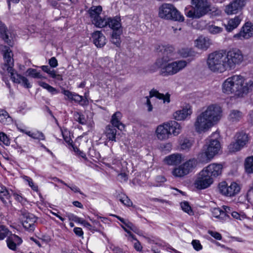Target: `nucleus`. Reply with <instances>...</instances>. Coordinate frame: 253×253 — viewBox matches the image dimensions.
I'll return each instance as SVG.
<instances>
[{
  "mask_svg": "<svg viewBox=\"0 0 253 253\" xmlns=\"http://www.w3.org/2000/svg\"><path fill=\"white\" fill-rule=\"evenodd\" d=\"M3 59L4 60V66L7 67V71L10 74L11 79L14 83L22 84L26 88H30L31 85L29 83L28 79L24 76L14 73L13 69L14 60L12 58L13 53L8 47L3 46Z\"/></svg>",
  "mask_w": 253,
  "mask_h": 253,
  "instance_id": "f257e3e1",
  "label": "nucleus"
},
{
  "mask_svg": "<svg viewBox=\"0 0 253 253\" xmlns=\"http://www.w3.org/2000/svg\"><path fill=\"white\" fill-rule=\"evenodd\" d=\"M244 82L245 79L241 75H234L229 77L222 84L223 92L227 94L234 93L237 96H242L247 90L243 88Z\"/></svg>",
  "mask_w": 253,
  "mask_h": 253,
  "instance_id": "f03ea898",
  "label": "nucleus"
},
{
  "mask_svg": "<svg viewBox=\"0 0 253 253\" xmlns=\"http://www.w3.org/2000/svg\"><path fill=\"white\" fill-rule=\"evenodd\" d=\"M192 9L186 15L192 19H199L211 11V3L208 0H191Z\"/></svg>",
  "mask_w": 253,
  "mask_h": 253,
  "instance_id": "7ed1b4c3",
  "label": "nucleus"
},
{
  "mask_svg": "<svg viewBox=\"0 0 253 253\" xmlns=\"http://www.w3.org/2000/svg\"><path fill=\"white\" fill-rule=\"evenodd\" d=\"M207 63L209 69L213 72L223 73L227 70L224 57V50L210 53L208 56Z\"/></svg>",
  "mask_w": 253,
  "mask_h": 253,
  "instance_id": "20e7f679",
  "label": "nucleus"
},
{
  "mask_svg": "<svg viewBox=\"0 0 253 253\" xmlns=\"http://www.w3.org/2000/svg\"><path fill=\"white\" fill-rule=\"evenodd\" d=\"M159 16L167 20L179 22H183L184 20V16L172 4L169 3H164L160 7Z\"/></svg>",
  "mask_w": 253,
  "mask_h": 253,
  "instance_id": "39448f33",
  "label": "nucleus"
},
{
  "mask_svg": "<svg viewBox=\"0 0 253 253\" xmlns=\"http://www.w3.org/2000/svg\"><path fill=\"white\" fill-rule=\"evenodd\" d=\"M224 57L227 70L235 69L237 65L243 61V55L241 50L233 48L228 51H224Z\"/></svg>",
  "mask_w": 253,
  "mask_h": 253,
  "instance_id": "423d86ee",
  "label": "nucleus"
},
{
  "mask_svg": "<svg viewBox=\"0 0 253 253\" xmlns=\"http://www.w3.org/2000/svg\"><path fill=\"white\" fill-rule=\"evenodd\" d=\"M187 65L186 61L178 60L170 63L166 62L163 65H155L158 69H160V74L164 76L173 75L182 70Z\"/></svg>",
  "mask_w": 253,
  "mask_h": 253,
  "instance_id": "0eeeda50",
  "label": "nucleus"
},
{
  "mask_svg": "<svg viewBox=\"0 0 253 253\" xmlns=\"http://www.w3.org/2000/svg\"><path fill=\"white\" fill-rule=\"evenodd\" d=\"M235 141L228 146L229 151L235 152L245 147L250 140L249 135L244 131L237 132L234 136Z\"/></svg>",
  "mask_w": 253,
  "mask_h": 253,
  "instance_id": "6e6552de",
  "label": "nucleus"
},
{
  "mask_svg": "<svg viewBox=\"0 0 253 253\" xmlns=\"http://www.w3.org/2000/svg\"><path fill=\"white\" fill-rule=\"evenodd\" d=\"M197 165V161L195 159H190L182 165L174 168L172 174L176 177H182L188 174Z\"/></svg>",
  "mask_w": 253,
  "mask_h": 253,
  "instance_id": "1a4fd4ad",
  "label": "nucleus"
},
{
  "mask_svg": "<svg viewBox=\"0 0 253 253\" xmlns=\"http://www.w3.org/2000/svg\"><path fill=\"white\" fill-rule=\"evenodd\" d=\"M213 126L211 121L207 117H206L203 112L197 117L194 124L196 131L199 133L208 131Z\"/></svg>",
  "mask_w": 253,
  "mask_h": 253,
  "instance_id": "9d476101",
  "label": "nucleus"
},
{
  "mask_svg": "<svg viewBox=\"0 0 253 253\" xmlns=\"http://www.w3.org/2000/svg\"><path fill=\"white\" fill-rule=\"evenodd\" d=\"M220 148V144L218 140L216 139L210 141L209 144L205 152L201 154V157H205V159L201 160L205 163L209 162L213 157L218 153Z\"/></svg>",
  "mask_w": 253,
  "mask_h": 253,
  "instance_id": "9b49d317",
  "label": "nucleus"
},
{
  "mask_svg": "<svg viewBox=\"0 0 253 253\" xmlns=\"http://www.w3.org/2000/svg\"><path fill=\"white\" fill-rule=\"evenodd\" d=\"M213 125L216 124L221 119L222 116L221 108L216 104L209 106L206 110L203 112Z\"/></svg>",
  "mask_w": 253,
  "mask_h": 253,
  "instance_id": "f8f14e48",
  "label": "nucleus"
},
{
  "mask_svg": "<svg viewBox=\"0 0 253 253\" xmlns=\"http://www.w3.org/2000/svg\"><path fill=\"white\" fill-rule=\"evenodd\" d=\"M218 188L222 194L230 197L235 195L240 191L239 185L236 182H232L228 186L226 182H222L219 184Z\"/></svg>",
  "mask_w": 253,
  "mask_h": 253,
  "instance_id": "ddd939ff",
  "label": "nucleus"
},
{
  "mask_svg": "<svg viewBox=\"0 0 253 253\" xmlns=\"http://www.w3.org/2000/svg\"><path fill=\"white\" fill-rule=\"evenodd\" d=\"M213 182L212 179L206 174V172L202 170L194 181V185L195 188L199 190L206 189L209 187Z\"/></svg>",
  "mask_w": 253,
  "mask_h": 253,
  "instance_id": "4468645a",
  "label": "nucleus"
},
{
  "mask_svg": "<svg viewBox=\"0 0 253 253\" xmlns=\"http://www.w3.org/2000/svg\"><path fill=\"white\" fill-rule=\"evenodd\" d=\"M162 57L156 61L155 65H163V63L169 62L173 58L174 48L171 46H163L160 49Z\"/></svg>",
  "mask_w": 253,
  "mask_h": 253,
  "instance_id": "2eb2a0df",
  "label": "nucleus"
},
{
  "mask_svg": "<svg viewBox=\"0 0 253 253\" xmlns=\"http://www.w3.org/2000/svg\"><path fill=\"white\" fill-rule=\"evenodd\" d=\"M223 167L220 164L212 163L209 165L202 170L206 172V174L209 175L210 178L213 179L220 176L222 171Z\"/></svg>",
  "mask_w": 253,
  "mask_h": 253,
  "instance_id": "dca6fc26",
  "label": "nucleus"
},
{
  "mask_svg": "<svg viewBox=\"0 0 253 253\" xmlns=\"http://www.w3.org/2000/svg\"><path fill=\"white\" fill-rule=\"evenodd\" d=\"M245 5L244 0H234L226 6L225 12L228 15L237 14L242 10Z\"/></svg>",
  "mask_w": 253,
  "mask_h": 253,
  "instance_id": "f3484780",
  "label": "nucleus"
},
{
  "mask_svg": "<svg viewBox=\"0 0 253 253\" xmlns=\"http://www.w3.org/2000/svg\"><path fill=\"white\" fill-rule=\"evenodd\" d=\"M253 36V25L247 22L242 27L240 32L234 36V38L239 39H248Z\"/></svg>",
  "mask_w": 253,
  "mask_h": 253,
  "instance_id": "a211bd4d",
  "label": "nucleus"
},
{
  "mask_svg": "<svg viewBox=\"0 0 253 253\" xmlns=\"http://www.w3.org/2000/svg\"><path fill=\"white\" fill-rule=\"evenodd\" d=\"M156 134L158 139L160 140L168 139L171 135V131L169 129L168 122L158 126L156 130Z\"/></svg>",
  "mask_w": 253,
  "mask_h": 253,
  "instance_id": "6ab92c4d",
  "label": "nucleus"
},
{
  "mask_svg": "<svg viewBox=\"0 0 253 253\" xmlns=\"http://www.w3.org/2000/svg\"><path fill=\"white\" fill-rule=\"evenodd\" d=\"M37 219V218L33 214L28 213L26 215V219L23 222L24 228L29 231H33Z\"/></svg>",
  "mask_w": 253,
  "mask_h": 253,
  "instance_id": "aec40b11",
  "label": "nucleus"
},
{
  "mask_svg": "<svg viewBox=\"0 0 253 253\" xmlns=\"http://www.w3.org/2000/svg\"><path fill=\"white\" fill-rule=\"evenodd\" d=\"M107 26H108L113 32H117V31H122L121 18L120 17H109L107 18Z\"/></svg>",
  "mask_w": 253,
  "mask_h": 253,
  "instance_id": "412c9836",
  "label": "nucleus"
},
{
  "mask_svg": "<svg viewBox=\"0 0 253 253\" xmlns=\"http://www.w3.org/2000/svg\"><path fill=\"white\" fill-rule=\"evenodd\" d=\"M93 42L98 47H103L106 44V38L100 31H95L92 35Z\"/></svg>",
  "mask_w": 253,
  "mask_h": 253,
  "instance_id": "4be33fe9",
  "label": "nucleus"
},
{
  "mask_svg": "<svg viewBox=\"0 0 253 253\" xmlns=\"http://www.w3.org/2000/svg\"><path fill=\"white\" fill-rule=\"evenodd\" d=\"M243 19L242 14L236 16L233 18L229 20L227 24L225 26L226 29L228 32H231L236 28L240 24Z\"/></svg>",
  "mask_w": 253,
  "mask_h": 253,
  "instance_id": "5701e85b",
  "label": "nucleus"
},
{
  "mask_svg": "<svg viewBox=\"0 0 253 253\" xmlns=\"http://www.w3.org/2000/svg\"><path fill=\"white\" fill-rule=\"evenodd\" d=\"M122 118V114L120 112L117 111L115 112L112 116L111 120V126H113L120 130L124 129L125 125L121 122Z\"/></svg>",
  "mask_w": 253,
  "mask_h": 253,
  "instance_id": "b1692460",
  "label": "nucleus"
},
{
  "mask_svg": "<svg viewBox=\"0 0 253 253\" xmlns=\"http://www.w3.org/2000/svg\"><path fill=\"white\" fill-rule=\"evenodd\" d=\"M192 113L191 109L186 107L176 111L173 114V117L176 120L182 121L189 117Z\"/></svg>",
  "mask_w": 253,
  "mask_h": 253,
  "instance_id": "393cba45",
  "label": "nucleus"
},
{
  "mask_svg": "<svg viewBox=\"0 0 253 253\" xmlns=\"http://www.w3.org/2000/svg\"><path fill=\"white\" fill-rule=\"evenodd\" d=\"M182 161V156L180 154H173L167 156L164 159V162L169 165H177Z\"/></svg>",
  "mask_w": 253,
  "mask_h": 253,
  "instance_id": "a878e982",
  "label": "nucleus"
},
{
  "mask_svg": "<svg viewBox=\"0 0 253 253\" xmlns=\"http://www.w3.org/2000/svg\"><path fill=\"white\" fill-rule=\"evenodd\" d=\"M62 93L67 97L68 99L83 105V103L82 102L84 101L82 96L66 89H63Z\"/></svg>",
  "mask_w": 253,
  "mask_h": 253,
  "instance_id": "bb28decb",
  "label": "nucleus"
},
{
  "mask_svg": "<svg viewBox=\"0 0 253 253\" xmlns=\"http://www.w3.org/2000/svg\"><path fill=\"white\" fill-rule=\"evenodd\" d=\"M105 135L108 141H116L117 129L116 127L111 126V125L107 126L105 128Z\"/></svg>",
  "mask_w": 253,
  "mask_h": 253,
  "instance_id": "cd10ccee",
  "label": "nucleus"
},
{
  "mask_svg": "<svg viewBox=\"0 0 253 253\" xmlns=\"http://www.w3.org/2000/svg\"><path fill=\"white\" fill-rule=\"evenodd\" d=\"M196 46L201 49L207 50L210 46L211 42L208 38L200 37L195 41Z\"/></svg>",
  "mask_w": 253,
  "mask_h": 253,
  "instance_id": "c85d7f7f",
  "label": "nucleus"
},
{
  "mask_svg": "<svg viewBox=\"0 0 253 253\" xmlns=\"http://www.w3.org/2000/svg\"><path fill=\"white\" fill-rule=\"evenodd\" d=\"M194 143L192 138L181 137L179 140L180 149L183 150L189 151Z\"/></svg>",
  "mask_w": 253,
  "mask_h": 253,
  "instance_id": "c756f323",
  "label": "nucleus"
},
{
  "mask_svg": "<svg viewBox=\"0 0 253 253\" xmlns=\"http://www.w3.org/2000/svg\"><path fill=\"white\" fill-rule=\"evenodd\" d=\"M0 37L1 38L5 43L8 45L12 46L13 43L9 39L8 31L4 24L0 21Z\"/></svg>",
  "mask_w": 253,
  "mask_h": 253,
  "instance_id": "7c9ffc66",
  "label": "nucleus"
},
{
  "mask_svg": "<svg viewBox=\"0 0 253 253\" xmlns=\"http://www.w3.org/2000/svg\"><path fill=\"white\" fill-rule=\"evenodd\" d=\"M153 96H155L157 98L162 100L164 103H169L170 102V94L168 93L165 95L159 92L157 90L153 89L150 91V97H152Z\"/></svg>",
  "mask_w": 253,
  "mask_h": 253,
  "instance_id": "2f4dec72",
  "label": "nucleus"
},
{
  "mask_svg": "<svg viewBox=\"0 0 253 253\" xmlns=\"http://www.w3.org/2000/svg\"><path fill=\"white\" fill-rule=\"evenodd\" d=\"M171 135L172 134L174 136L178 135L181 131L182 127L180 124L175 121H171L168 122Z\"/></svg>",
  "mask_w": 253,
  "mask_h": 253,
  "instance_id": "473e14b6",
  "label": "nucleus"
},
{
  "mask_svg": "<svg viewBox=\"0 0 253 253\" xmlns=\"http://www.w3.org/2000/svg\"><path fill=\"white\" fill-rule=\"evenodd\" d=\"M212 216L220 220V221H224L228 220V217L227 213L219 208H214L212 211Z\"/></svg>",
  "mask_w": 253,
  "mask_h": 253,
  "instance_id": "72a5a7b5",
  "label": "nucleus"
},
{
  "mask_svg": "<svg viewBox=\"0 0 253 253\" xmlns=\"http://www.w3.org/2000/svg\"><path fill=\"white\" fill-rule=\"evenodd\" d=\"M11 194L6 187L0 184V200L4 204L5 206L7 205L6 200H9L10 198Z\"/></svg>",
  "mask_w": 253,
  "mask_h": 253,
  "instance_id": "f704fd0d",
  "label": "nucleus"
},
{
  "mask_svg": "<svg viewBox=\"0 0 253 253\" xmlns=\"http://www.w3.org/2000/svg\"><path fill=\"white\" fill-rule=\"evenodd\" d=\"M102 11V7L100 5L92 6L88 10V13L91 20L98 18Z\"/></svg>",
  "mask_w": 253,
  "mask_h": 253,
  "instance_id": "c9c22d12",
  "label": "nucleus"
},
{
  "mask_svg": "<svg viewBox=\"0 0 253 253\" xmlns=\"http://www.w3.org/2000/svg\"><path fill=\"white\" fill-rule=\"evenodd\" d=\"M244 168L246 173H253V156L246 158L244 162Z\"/></svg>",
  "mask_w": 253,
  "mask_h": 253,
  "instance_id": "e433bc0d",
  "label": "nucleus"
},
{
  "mask_svg": "<svg viewBox=\"0 0 253 253\" xmlns=\"http://www.w3.org/2000/svg\"><path fill=\"white\" fill-rule=\"evenodd\" d=\"M123 31H117L116 32H113L111 41V42L115 44L117 47H119L121 44V41L120 36L122 35Z\"/></svg>",
  "mask_w": 253,
  "mask_h": 253,
  "instance_id": "4c0bfd02",
  "label": "nucleus"
},
{
  "mask_svg": "<svg viewBox=\"0 0 253 253\" xmlns=\"http://www.w3.org/2000/svg\"><path fill=\"white\" fill-rule=\"evenodd\" d=\"M242 117V113L236 110H231L229 115L228 119L229 121L235 122L239 121Z\"/></svg>",
  "mask_w": 253,
  "mask_h": 253,
  "instance_id": "58836bf2",
  "label": "nucleus"
},
{
  "mask_svg": "<svg viewBox=\"0 0 253 253\" xmlns=\"http://www.w3.org/2000/svg\"><path fill=\"white\" fill-rule=\"evenodd\" d=\"M73 118L75 121L78 122L81 125H84L86 123V120L84 116L81 113L77 111L74 112Z\"/></svg>",
  "mask_w": 253,
  "mask_h": 253,
  "instance_id": "ea45409f",
  "label": "nucleus"
},
{
  "mask_svg": "<svg viewBox=\"0 0 253 253\" xmlns=\"http://www.w3.org/2000/svg\"><path fill=\"white\" fill-rule=\"evenodd\" d=\"M92 23L98 28H103L107 26V19L102 18L99 16L98 18L94 19L91 20Z\"/></svg>",
  "mask_w": 253,
  "mask_h": 253,
  "instance_id": "a19ab883",
  "label": "nucleus"
},
{
  "mask_svg": "<svg viewBox=\"0 0 253 253\" xmlns=\"http://www.w3.org/2000/svg\"><path fill=\"white\" fill-rule=\"evenodd\" d=\"M178 53L183 58H186L193 56V52L191 49L188 48H183L178 51Z\"/></svg>",
  "mask_w": 253,
  "mask_h": 253,
  "instance_id": "79ce46f5",
  "label": "nucleus"
},
{
  "mask_svg": "<svg viewBox=\"0 0 253 253\" xmlns=\"http://www.w3.org/2000/svg\"><path fill=\"white\" fill-rule=\"evenodd\" d=\"M180 206L182 210L188 214L191 215L194 214V212L188 202H181Z\"/></svg>",
  "mask_w": 253,
  "mask_h": 253,
  "instance_id": "37998d69",
  "label": "nucleus"
},
{
  "mask_svg": "<svg viewBox=\"0 0 253 253\" xmlns=\"http://www.w3.org/2000/svg\"><path fill=\"white\" fill-rule=\"evenodd\" d=\"M207 29L209 32L212 34H216L222 31V28L221 27L213 24H209L208 25Z\"/></svg>",
  "mask_w": 253,
  "mask_h": 253,
  "instance_id": "c03bdc74",
  "label": "nucleus"
},
{
  "mask_svg": "<svg viewBox=\"0 0 253 253\" xmlns=\"http://www.w3.org/2000/svg\"><path fill=\"white\" fill-rule=\"evenodd\" d=\"M119 201L124 205L130 207L132 205V202L125 194H121L118 197Z\"/></svg>",
  "mask_w": 253,
  "mask_h": 253,
  "instance_id": "a18cd8bd",
  "label": "nucleus"
},
{
  "mask_svg": "<svg viewBox=\"0 0 253 253\" xmlns=\"http://www.w3.org/2000/svg\"><path fill=\"white\" fill-rule=\"evenodd\" d=\"M23 179L27 181L28 183L29 186L33 190L38 192V186L37 185L35 184L31 178L28 176H24Z\"/></svg>",
  "mask_w": 253,
  "mask_h": 253,
  "instance_id": "49530a36",
  "label": "nucleus"
},
{
  "mask_svg": "<svg viewBox=\"0 0 253 253\" xmlns=\"http://www.w3.org/2000/svg\"><path fill=\"white\" fill-rule=\"evenodd\" d=\"M10 191L11 192L10 194H12L15 200L17 202L22 203L26 201V199L22 197V194L20 193H18L12 190H11Z\"/></svg>",
  "mask_w": 253,
  "mask_h": 253,
  "instance_id": "de8ad7c7",
  "label": "nucleus"
},
{
  "mask_svg": "<svg viewBox=\"0 0 253 253\" xmlns=\"http://www.w3.org/2000/svg\"><path fill=\"white\" fill-rule=\"evenodd\" d=\"M9 230L4 226L0 225V240L4 239L9 233Z\"/></svg>",
  "mask_w": 253,
  "mask_h": 253,
  "instance_id": "09e8293b",
  "label": "nucleus"
},
{
  "mask_svg": "<svg viewBox=\"0 0 253 253\" xmlns=\"http://www.w3.org/2000/svg\"><path fill=\"white\" fill-rule=\"evenodd\" d=\"M27 72L29 76L34 78H42V77L40 73L38 72L37 70L35 69H29Z\"/></svg>",
  "mask_w": 253,
  "mask_h": 253,
  "instance_id": "8fccbe9b",
  "label": "nucleus"
},
{
  "mask_svg": "<svg viewBox=\"0 0 253 253\" xmlns=\"http://www.w3.org/2000/svg\"><path fill=\"white\" fill-rule=\"evenodd\" d=\"M0 141L6 146L9 145L10 143V139L7 135L3 132H0Z\"/></svg>",
  "mask_w": 253,
  "mask_h": 253,
  "instance_id": "3c124183",
  "label": "nucleus"
},
{
  "mask_svg": "<svg viewBox=\"0 0 253 253\" xmlns=\"http://www.w3.org/2000/svg\"><path fill=\"white\" fill-rule=\"evenodd\" d=\"M32 138L38 140H44L45 139V137L42 132L37 131L33 132Z\"/></svg>",
  "mask_w": 253,
  "mask_h": 253,
  "instance_id": "603ef678",
  "label": "nucleus"
},
{
  "mask_svg": "<svg viewBox=\"0 0 253 253\" xmlns=\"http://www.w3.org/2000/svg\"><path fill=\"white\" fill-rule=\"evenodd\" d=\"M9 117L8 113L4 110H0V122L4 123L6 119Z\"/></svg>",
  "mask_w": 253,
  "mask_h": 253,
  "instance_id": "864d4df0",
  "label": "nucleus"
},
{
  "mask_svg": "<svg viewBox=\"0 0 253 253\" xmlns=\"http://www.w3.org/2000/svg\"><path fill=\"white\" fill-rule=\"evenodd\" d=\"M253 87V81L250 80L249 82H247L244 85V84L243 85V88L244 89H246L247 90L244 92V94H247L250 89H252Z\"/></svg>",
  "mask_w": 253,
  "mask_h": 253,
  "instance_id": "5fc2aeb1",
  "label": "nucleus"
},
{
  "mask_svg": "<svg viewBox=\"0 0 253 253\" xmlns=\"http://www.w3.org/2000/svg\"><path fill=\"white\" fill-rule=\"evenodd\" d=\"M8 247L13 251L16 250L17 245L13 241L11 240L10 237L9 236L6 240Z\"/></svg>",
  "mask_w": 253,
  "mask_h": 253,
  "instance_id": "6e6d98bb",
  "label": "nucleus"
},
{
  "mask_svg": "<svg viewBox=\"0 0 253 253\" xmlns=\"http://www.w3.org/2000/svg\"><path fill=\"white\" fill-rule=\"evenodd\" d=\"M9 237L11 238V240L15 242L17 245H20L22 242L21 238L15 234H11Z\"/></svg>",
  "mask_w": 253,
  "mask_h": 253,
  "instance_id": "4d7b16f0",
  "label": "nucleus"
},
{
  "mask_svg": "<svg viewBox=\"0 0 253 253\" xmlns=\"http://www.w3.org/2000/svg\"><path fill=\"white\" fill-rule=\"evenodd\" d=\"M192 244L194 249L196 251H200L202 250V246L199 240H194L192 242Z\"/></svg>",
  "mask_w": 253,
  "mask_h": 253,
  "instance_id": "13d9d810",
  "label": "nucleus"
},
{
  "mask_svg": "<svg viewBox=\"0 0 253 253\" xmlns=\"http://www.w3.org/2000/svg\"><path fill=\"white\" fill-rule=\"evenodd\" d=\"M48 74L53 79H55L59 81L62 79V76L59 74H57L54 70H50Z\"/></svg>",
  "mask_w": 253,
  "mask_h": 253,
  "instance_id": "bf43d9fd",
  "label": "nucleus"
},
{
  "mask_svg": "<svg viewBox=\"0 0 253 253\" xmlns=\"http://www.w3.org/2000/svg\"><path fill=\"white\" fill-rule=\"evenodd\" d=\"M208 233L211 236L216 240H220L222 239L221 235L218 232L212 231H209Z\"/></svg>",
  "mask_w": 253,
  "mask_h": 253,
  "instance_id": "052dcab7",
  "label": "nucleus"
},
{
  "mask_svg": "<svg viewBox=\"0 0 253 253\" xmlns=\"http://www.w3.org/2000/svg\"><path fill=\"white\" fill-rule=\"evenodd\" d=\"M231 215L234 218L236 219L242 220L245 218V216L244 215H241L236 211H233L231 212Z\"/></svg>",
  "mask_w": 253,
  "mask_h": 253,
  "instance_id": "680f3d73",
  "label": "nucleus"
},
{
  "mask_svg": "<svg viewBox=\"0 0 253 253\" xmlns=\"http://www.w3.org/2000/svg\"><path fill=\"white\" fill-rule=\"evenodd\" d=\"M49 64L51 67L55 68L58 65V62L55 57H52L49 60L48 62Z\"/></svg>",
  "mask_w": 253,
  "mask_h": 253,
  "instance_id": "e2e57ef3",
  "label": "nucleus"
},
{
  "mask_svg": "<svg viewBox=\"0 0 253 253\" xmlns=\"http://www.w3.org/2000/svg\"><path fill=\"white\" fill-rule=\"evenodd\" d=\"M63 137L66 143L68 144H71L72 143V140L71 138L67 136L68 132H63L62 131Z\"/></svg>",
  "mask_w": 253,
  "mask_h": 253,
  "instance_id": "0e129e2a",
  "label": "nucleus"
},
{
  "mask_svg": "<svg viewBox=\"0 0 253 253\" xmlns=\"http://www.w3.org/2000/svg\"><path fill=\"white\" fill-rule=\"evenodd\" d=\"M136 242L134 244L133 247L136 251L137 252H141L142 250V246H141L140 242L137 239L135 240Z\"/></svg>",
  "mask_w": 253,
  "mask_h": 253,
  "instance_id": "69168bd1",
  "label": "nucleus"
},
{
  "mask_svg": "<svg viewBox=\"0 0 253 253\" xmlns=\"http://www.w3.org/2000/svg\"><path fill=\"white\" fill-rule=\"evenodd\" d=\"M75 234L78 236H83L84 232L83 231V230L80 227H75L74 228L73 230Z\"/></svg>",
  "mask_w": 253,
  "mask_h": 253,
  "instance_id": "338daca9",
  "label": "nucleus"
},
{
  "mask_svg": "<svg viewBox=\"0 0 253 253\" xmlns=\"http://www.w3.org/2000/svg\"><path fill=\"white\" fill-rule=\"evenodd\" d=\"M65 216L67 217L69 220L76 221V220L77 219V216L74 215L72 213L66 212L65 214Z\"/></svg>",
  "mask_w": 253,
  "mask_h": 253,
  "instance_id": "774afa93",
  "label": "nucleus"
}]
</instances>
